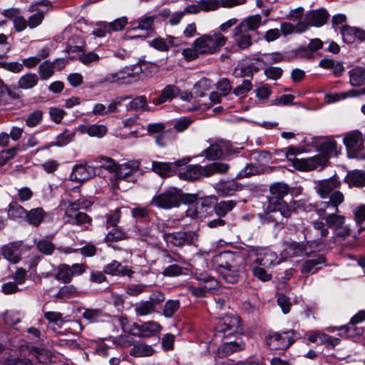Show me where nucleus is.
<instances>
[{"instance_id": "1", "label": "nucleus", "mask_w": 365, "mask_h": 365, "mask_svg": "<svg viewBox=\"0 0 365 365\" xmlns=\"http://www.w3.org/2000/svg\"><path fill=\"white\" fill-rule=\"evenodd\" d=\"M341 182L336 178L320 181L315 187L317 193L322 198H328V201L322 202V209H334L339 212V205L344 201V196L340 191H334Z\"/></svg>"}, {"instance_id": "2", "label": "nucleus", "mask_w": 365, "mask_h": 365, "mask_svg": "<svg viewBox=\"0 0 365 365\" xmlns=\"http://www.w3.org/2000/svg\"><path fill=\"white\" fill-rule=\"evenodd\" d=\"M196 195H191L185 196L180 189L172 187L155 196L152 200V204L160 208L171 209L180 206L182 201L193 203L196 202Z\"/></svg>"}, {"instance_id": "3", "label": "nucleus", "mask_w": 365, "mask_h": 365, "mask_svg": "<svg viewBox=\"0 0 365 365\" xmlns=\"http://www.w3.org/2000/svg\"><path fill=\"white\" fill-rule=\"evenodd\" d=\"M289 187L284 182H275L270 185V195L267 196L268 209L272 210L278 207L281 216L288 218L292 213V210L284 200V197L288 195Z\"/></svg>"}, {"instance_id": "4", "label": "nucleus", "mask_w": 365, "mask_h": 365, "mask_svg": "<svg viewBox=\"0 0 365 365\" xmlns=\"http://www.w3.org/2000/svg\"><path fill=\"white\" fill-rule=\"evenodd\" d=\"M227 40V37L216 31L212 35L205 34L196 38L193 45L197 47L200 55H210L218 52L225 45Z\"/></svg>"}, {"instance_id": "5", "label": "nucleus", "mask_w": 365, "mask_h": 365, "mask_svg": "<svg viewBox=\"0 0 365 365\" xmlns=\"http://www.w3.org/2000/svg\"><path fill=\"white\" fill-rule=\"evenodd\" d=\"M299 338L300 334L294 329L283 332L273 331L266 336L265 343L271 350H284Z\"/></svg>"}, {"instance_id": "6", "label": "nucleus", "mask_w": 365, "mask_h": 365, "mask_svg": "<svg viewBox=\"0 0 365 365\" xmlns=\"http://www.w3.org/2000/svg\"><path fill=\"white\" fill-rule=\"evenodd\" d=\"M343 142L350 158L365 160L364 138L360 131L353 130L347 133L344 137Z\"/></svg>"}, {"instance_id": "7", "label": "nucleus", "mask_w": 365, "mask_h": 365, "mask_svg": "<svg viewBox=\"0 0 365 365\" xmlns=\"http://www.w3.org/2000/svg\"><path fill=\"white\" fill-rule=\"evenodd\" d=\"M265 66V61L259 56L246 57L242 59L235 68L233 75L237 78L252 77Z\"/></svg>"}, {"instance_id": "8", "label": "nucleus", "mask_w": 365, "mask_h": 365, "mask_svg": "<svg viewBox=\"0 0 365 365\" xmlns=\"http://www.w3.org/2000/svg\"><path fill=\"white\" fill-rule=\"evenodd\" d=\"M321 244L322 242L317 240L307 241L306 243L289 242L285 245V247L282 252V256L284 258L309 257L314 252L312 248L317 249Z\"/></svg>"}, {"instance_id": "9", "label": "nucleus", "mask_w": 365, "mask_h": 365, "mask_svg": "<svg viewBox=\"0 0 365 365\" xmlns=\"http://www.w3.org/2000/svg\"><path fill=\"white\" fill-rule=\"evenodd\" d=\"M297 150L294 147L285 148V156L291 163L294 169L300 171H307L314 170L318 168V165L322 164L321 158L319 156H314L308 159H299L296 158Z\"/></svg>"}, {"instance_id": "10", "label": "nucleus", "mask_w": 365, "mask_h": 365, "mask_svg": "<svg viewBox=\"0 0 365 365\" xmlns=\"http://www.w3.org/2000/svg\"><path fill=\"white\" fill-rule=\"evenodd\" d=\"M240 327V317L237 315H226L220 319L216 326V336L224 339L237 333Z\"/></svg>"}, {"instance_id": "11", "label": "nucleus", "mask_w": 365, "mask_h": 365, "mask_svg": "<svg viewBox=\"0 0 365 365\" xmlns=\"http://www.w3.org/2000/svg\"><path fill=\"white\" fill-rule=\"evenodd\" d=\"M163 237L168 244L178 247L191 245L197 240V235L193 231L164 232Z\"/></svg>"}, {"instance_id": "12", "label": "nucleus", "mask_w": 365, "mask_h": 365, "mask_svg": "<svg viewBox=\"0 0 365 365\" xmlns=\"http://www.w3.org/2000/svg\"><path fill=\"white\" fill-rule=\"evenodd\" d=\"M329 14L324 9L313 10L307 14L304 21L297 24V29L299 33L304 32L309 26H322L327 22Z\"/></svg>"}, {"instance_id": "13", "label": "nucleus", "mask_w": 365, "mask_h": 365, "mask_svg": "<svg viewBox=\"0 0 365 365\" xmlns=\"http://www.w3.org/2000/svg\"><path fill=\"white\" fill-rule=\"evenodd\" d=\"M146 64L135 65L133 68H125L115 73H107L103 78L99 80V83H114L124 81L128 78L134 77L142 72Z\"/></svg>"}, {"instance_id": "14", "label": "nucleus", "mask_w": 365, "mask_h": 365, "mask_svg": "<svg viewBox=\"0 0 365 365\" xmlns=\"http://www.w3.org/2000/svg\"><path fill=\"white\" fill-rule=\"evenodd\" d=\"M49 5V1L42 0L33 3L29 6L28 11L31 13L36 12L30 16L27 20L28 26L30 29H35L42 23L44 15L48 10V7Z\"/></svg>"}, {"instance_id": "15", "label": "nucleus", "mask_w": 365, "mask_h": 365, "mask_svg": "<svg viewBox=\"0 0 365 365\" xmlns=\"http://www.w3.org/2000/svg\"><path fill=\"white\" fill-rule=\"evenodd\" d=\"M252 252L255 257L252 264L269 268L279 263L277 254L269 249L259 247L253 249Z\"/></svg>"}, {"instance_id": "16", "label": "nucleus", "mask_w": 365, "mask_h": 365, "mask_svg": "<svg viewBox=\"0 0 365 365\" xmlns=\"http://www.w3.org/2000/svg\"><path fill=\"white\" fill-rule=\"evenodd\" d=\"M340 34L343 41L347 44L356 42L365 41V30L359 27H352L349 25H342L340 27Z\"/></svg>"}, {"instance_id": "17", "label": "nucleus", "mask_w": 365, "mask_h": 365, "mask_svg": "<svg viewBox=\"0 0 365 365\" xmlns=\"http://www.w3.org/2000/svg\"><path fill=\"white\" fill-rule=\"evenodd\" d=\"M178 177L186 180H195L200 177H205L204 166L200 165H188L177 168Z\"/></svg>"}, {"instance_id": "18", "label": "nucleus", "mask_w": 365, "mask_h": 365, "mask_svg": "<svg viewBox=\"0 0 365 365\" xmlns=\"http://www.w3.org/2000/svg\"><path fill=\"white\" fill-rule=\"evenodd\" d=\"M133 326L137 330V332L133 333V334L143 338L155 336L162 329V326L155 321H148L140 325L134 323Z\"/></svg>"}, {"instance_id": "19", "label": "nucleus", "mask_w": 365, "mask_h": 365, "mask_svg": "<svg viewBox=\"0 0 365 365\" xmlns=\"http://www.w3.org/2000/svg\"><path fill=\"white\" fill-rule=\"evenodd\" d=\"M103 272L112 276L128 277L132 278L135 272L128 266L123 265L117 260H112L103 267Z\"/></svg>"}, {"instance_id": "20", "label": "nucleus", "mask_w": 365, "mask_h": 365, "mask_svg": "<svg viewBox=\"0 0 365 365\" xmlns=\"http://www.w3.org/2000/svg\"><path fill=\"white\" fill-rule=\"evenodd\" d=\"M140 163L136 160L128 161L126 163L118 166L115 172V177L118 181L126 180L130 181L135 173L138 171Z\"/></svg>"}, {"instance_id": "21", "label": "nucleus", "mask_w": 365, "mask_h": 365, "mask_svg": "<svg viewBox=\"0 0 365 365\" xmlns=\"http://www.w3.org/2000/svg\"><path fill=\"white\" fill-rule=\"evenodd\" d=\"M225 140L217 139L210 143V146L205 149L201 155L210 160H215L224 156V147H226Z\"/></svg>"}, {"instance_id": "22", "label": "nucleus", "mask_w": 365, "mask_h": 365, "mask_svg": "<svg viewBox=\"0 0 365 365\" xmlns=\"http://www.w3.org/2000/svg\"><path fill=\"white\" fill-rule=\"evenodd\" d=\"M245 349V343L241 337H237L234 341L223 342L217 349V353L220 357H225Z\"/></svg>"}, {"instance_id": "23", "label": "nucleus", "mask_w": 365, "mask_h": 365, "mask_svg": "<svg viewBox=\"0 0 365 365\" xmlns=\"http://www.w3.org/2000/svg\"><path fill=\"white\" fill-rule=\"evenodd\" d=\"M21 242H10L1 247V253L6 259L16 264L21 259Z\"/></svg>"}, {"instance_id": "24", "label": "nucleus", "mask_w": 365, "mask_h": 365, "mask_svg": "<svg viewBox=\"0 0 365 365\" xmlns=\"http://www.w3.org/2000/svg\"><path fill=\"white\" fill-rule=\"evenodd\" d=\"M217 193L222 197L232 196L243 189V185L235 180L220 181L215 187Z\"/></svg>"}, {"instance_id": "25", "label": "nucleus", "mask_w": 365, "mask_h": 365, "mask_svg": "<svg viewBox=\"0 0 365 365\" xmlns=\"http://www.w3.org/2000/svg\"><path fill=\"white\" fill-rule=\"evenodd\" d=\"M240 255L233 252H222L215 257L214 261L218 267V272L222 269L234 267Z\"/></svg>"}, {"instance_id": "26", "label": "nucleus", "mask_w": 365, "mask_h": 365, "mask_svg": "<svg viewBox=\"0 0 365 365\" xmlns=\"http://www.w3.org/2000/svg\"><path fill=\"white\" fill-rule=\"evenodd\" d=\"M93 175V168L82 164L75 165L73 167L69 179L71 181L81 183L90 179Z\"/></svg>"}, {"instance_id": "27", "label": "nucleus", "mask_w": 365, "mask_h": 365, "mask_svg": "<svg viewBox=\"0 0 365 365\" xmlns=\"http://www.w3.org/2000/svg\"><path fill=\"white\" fill-rule=\"evenodd\" d=\"M180 163H181L180 161L175 163L153 161L152 170L162 178L169 177L177 171Z\"/></svg>"}, {"instance_id": "28", "label": "nucleus", "mask_w": 365, "mask_h": 365, "mask_svg": "<svg viewBox=\"0 0 365 365\" xmlns=\"http://www.w3.org/2000/svg\"><path fill=\"white\" fill-rule=\"evenodd\" d=\"M154 20V16L145 15L139 19L130 22L132 27L130 31H136L138 29L141 30L145 32V34L142 36L146 37L153 32Z\"/></svg>"}, {"instance_id": "29", "label": "nucleus", "mask_w": 365, "mask_h": 365, "mask_svg": "<svg viewBox=\"0 0 365 365\" xmlns=\"http://www.w3.org/2000/svg\"><path fill=\"white\" fill-rule=\"evenodd\" d=\"M217 9V4L215 0H200L197 4H190L182 11L185 14H196L203 11H210Z\"/></svg>"}, {"instance_id": "30", "label": "nucleus", "mask_w": 365, "mask_h": 365, "mask_svg": "<svg viewBox=\"0 0 365 365\" xmlns=\"http://www.w3.org/2000/svg\"><path fill=\"white\" fill-rule=\"evenodd\" d=\"M325 263V257L319 255L312 259L304 261L300 267V270L302 274H313L317 273Z\"/></svg>"}, {"instance_id": "31", "label": "nucleus", "mask_w": 365, "mask_h": 365, "mask_svg": "<svg viewBox=\"0 0 365 365\" xmlns=\"http://www.w3.org/2000/svg\"><path fill=\"white\" fill-rule=\"evenodd\" d=\"M252 35L247 31L239 29V26L233 30V38L236 45L240 49H246L252 44Z\"/></svg>"}, {"instance_id": "32", "label": "nucleus", "mask_w": 365, "mask_h": 365, "mask_svg": "<svg viewBox=\"0 0 365 365\" xmlns=\"http://www.w3.org/2000/svg\"><path fill=\"white\" fill-rule=\"evenodd\" d=\"M177 38L172 36H167L165 38L157 37L149 41V45L155 49L165 52L168 51L170 47L177 46L178 43L175 42Z\"/></svg>"}, {"instance_id": "33", "label": "nucleus", "mask_w": 365, "mask_h": 365, "mask_svg": "<svg viewBox=\"0 0 365 365\" xmlns=\"http://www.w3.org/2000/svg\"><path fill=\"white\" fill-rule=\"evenodd\" d=\"M195 278L199 282L200 285L204 287L206 292L219 289V282L206 272L195 273Z\"/></svg>"}, {"instance_id": "34", "label": "nucleus", "mask_w": 365, "mask_h": 365, "mask_svg": "<svg viewBox=\"0 0 365 365\" xmlns=\"http://www.w3.org/2000/svg\"><path fill=\"white\" fill-rule=\"evenodd\" d=\"M319 150L325 158L319 157L321 160H319V162H322V163L318 165V166L325 164L329 158L333 155H337V143L334 140H327L321 143Z\"/></svg>"}, {"instance_id": "35", "label": "nucleus", "mask_w": 365, "mask_h": 365, "mask_svg": "<svg viewBox=\"0 0 365 365\" xmlns=\"http://www.w3.org/2000/svg\"><path fill=\"white\" fill-rule=\"evenodd\" d=\"M78 130L81 133H86L91 137L101 138L107 133L108 129L104 125L93 124L81 125L78 126Z\"/></svg>"}, {"instance_id": "36", "label": "nucleus", "mask_w": 365, "mask_h": 365, "mask_svg": "<svg viewBox=\"0 0 365 365\" xmlns=\"http://www.w3.org/2000/svg\"><path fill=\"white\" fill-rule=\"evenodd\" d=\"M179 92V88L175 85H168L163 89L158 97L153 99V103L155 105H160L170 101L176 97Z\"/></svg>"}, {"instance_id": "37", "label": "nucleus", "mask_w": 365, "mask_h": 365, "mask_svg": "<svg viewBox=\"0 0 365 365\" xmlns=\"http://www.w3.org/2000/svg\"><path fill=\"white\" fill-rule=\"evenodd\" d=\"M54 270L55 273H51L48 275L63 284H69L72 281V272L68 264H61Z\"/></svg>"}, {"instance_id": "38", "label": "nucleus", "mask_w": 365, "mask_h": 365, "mask_svg": "<svg viewBox=\"0 0 365 365\" xmlns=\"http://www.w3.org/2000/svg\"><path fill=\"white\" fill-rule=\"evenodd\" d=\"M65 215L67 217V222L73 225H83L89 224L91 219L89 216L83 212L66 210Z\"/></svg>"}, {"instance_id": "39", "label": "nucleus", "mask_w": 365, "mask_h": 365, "mask_svg": "<svg viewBox=\"0 0 365 365\" xmlns=\"http://www.w3.org/2000/svg\"><path fill=\"white\" fill-rule=\"evenodd\" d=\"M46 212L42 207H36L27 211L25 221L34 227H38L43 221Z\"/></svg>"}, {"instance_id": "40", "label": "nucleus", "mask_w": 365, "mask_h": 365, "mask_svg": "<svg viewBox=\"0 0 365 365\" xmlns=\"http://www.w3.org/2000/svg\"><path fill=\"white\" fill-rule=\"evenodd\" d=\"M130 99V101L126 105L127 111L144 112L149 110L148 102L145 96H138Z\"/></svg>"}, {"instance_id": "41", "label": "nucleus", "mask_w": 365, "mask_h": 365, "mask_svg": "<svg viewBox=\"0 0 365 365\" xmlns=\"http://www.w3.org/2000/svg\"><path fill=\"white\" fill-rule=\"evenodd\" d=\"M344 180L349 187H364L365 185V172L358 170L349 171Z\"/></svg>"}, {"instance_id": "42", "label": "nucleus", "mask_w": 365, "mask_h": 365, "mask_svg": "<svg viewBox=\"0 0 365 365\" xmlns=\"http://www.w3.org/2000/svg\"><path fill=\"white\" fill-rule=\"evenodd\" d=\"M81 292L73 284L64 285L58 289V292L54 295L57 299L66 301L71 298L78 297Z\"/></svg>"}, {"instance_id": "43", "label": "nucleus", "mask_w": 365, "mask_h": 365, "mask_svg": "<svg viewBox=\"0 0 365 365\" xmlns=\"http://www.w3.org/2000/svg\"><path fill=\"white\" fill-rule=\"evenodd\" d=\"M279 212L278 207H275L274 209L269 210L268 209V205H267L264 212L262 214L259 215V218L261 222L263 224H272L274 223V225H278L281 222L282 217L281 215H277Z\"/></svg>"}, {"instance_id": "44", "label": "nucleus", "mask_w": 365, "mask_h": 365, "mask_svg": "<svg viewBox=\"0 0 365 365\" xmlns=\"http://www.w3.org/2000/svg\"><path fill=\"white\" fill-rule=\"evenodd\" d=\"M262 24V16L259 14H255L247 16L238 26L239 29L244 31H256Z\"/></svg>"}, {"instance_id": "45", "label": "nucleus", "mask_w": 365, "mask_h": 365, "mask_svg": "<svg viewBox=\"0 0 365 365\" xmlns=\"http://www.w3.org/2000/svg\"><path fill=\"white\" fill-rule=\"evenodd\" d=\"M38 82V76L34 73H26L20 77L18 86L24 90L32 89Z\"/></svg>"}, {"instance_id": "46", "label": "nucleus", "mask_w": 365, "mask_h": 365, "mask_svg": "<svg viewBox=\"0 0 365 365\" xmlns=\"http://www.w3.org/2000/svg\"><path fill=\"white\" fill-rule=\"evenodd\" d=\"M154 349L150 345L143 343L135 344L130 351V354L134 357H147L153 354Z\"/></svg>"}, {"instance_id": "47", "label": "nucleus", "mask_w": 365, "mask_h": 365, "mask_svg": "<svg viewBox=\"0 0 365 365\" xmlns=\"http://www.w3.org/2000/svg\"><path fill=\"white\" fill-rule=\"evenodd\" d=\"M205 177H210L215 174H224L226 173L230 165L227 163L215 162L209 165H205Z\"/></svg>"}, {"instance_id": "48", "label": "nucleus", "mask_w": 365, "mask_h": 365, "mask_svg": "<svg viewBox=\"0 0 365 365\" xmlns=\"http://www.w3.org/2000/svg\"><path fill=\"white\" fill-rule=\"evenodd\" d=\"M349 82L353 86H360L365 81V68L356 67L349 71Z\"/></svg>"}, {"instance_id": "49", "label": "nucleus", "mask_w": 365, "mask_h": 365, "mask_svg": "<svg viewBox=\"0 0 365 365\" xmlns=\"http://www.w3.org/2000/svg\"><path fill=\"white\" fill-rule=\"evenodd\" d=\"M235 200H222L214 207V210L217 217H225L229 212L232 211L236 206Z\"/></svg>"}, {"instance_id": "50", "label": "nucleus", "mask_w": 365, "mask_h": 365, "mask_svg": "<svg viewBox=\"0 0 365 365\" xmlns=\"http://www.w3.org/2000/svg\"><path fill=\"white\" fill-rule=\"evenodd\" d=\"M135 313L138 317H145L155 312L156 309L151 302L141 301L135 304Z\"/></svg>"}, {"instance_id": "51", "label": "nucleus", "mask_w": 365, "mask_h": 365, "mask_svg": "<svg viewBox=\"0 0 365 365\" xmlns=\"http://www.w3.org/2000/svg\"><path fill=\"white\" fill-rule=\"evenodd\" d=\"M361 94H365V88L362 89L361 91H349L347 93H344L341 94L338 93H330L327 94L325 96L326 101L329 103H332L337 102L341 99H345L348 96L354 97V96H358Z\"/></svg>"}, {"instance_id": "52", "label": "nucleus", "mask_w": 365, "mask_h": 365, "mask_svg": "<svg viewBox=\"0 0 365 365\" xmlns=\"http://www.w3.org/2000/svg\"><path fill=\"white\" fill-rule=\"evenodd\" d=\"M8 216L12 219H24L27 214V210L16 202L9 204L8 207Z\"/></svg>"}, {"instance_id": "53", "label": "nucleus", "mask_w": 365, "mask_h": 365, "mask_svg": "<svg viewBox=\"0 0 365 365\" xmlns=\"http://www.w3.org/2000/svg\"><path fill=\"white\" fill-rule=\"evenodd\" d=\"M332 211L331 213L327 215L324 220L326 224L329 227H334V230L341 225H343L345 222V217L343 215H337L339 212H335L334 209H329Z\"/></svg>"}, {"instance_id": "54", "label": "nucleus", "mask_w": 365, "mask_h": 365, "mask_svg": "<svg viewBox=\"0 0 365 365\" xmlns=\"http://www.w3.org/2000/svg\"><path fill=\"white\" fill-rule=\"evenodd\" d=\"M219 273L227 283L235 284L239 280L240 276L237 268V264H235L234 267L222 269V270L219 271Z\"/></svg>"}, {"instance_id": "55", "label": "nucleus", "mask_w": 365, "mask_h": 365, "mask_svg": "<svg viewBox=\"0 0 365 365\" xmlns=\"http://www.w3.org/2000/svg\"><path fill=\"white\" fill-rule=\"evenodd\" d=\"M128 238L127 233L120 227H115L106 235L105 240L107 242H113L124 240Z\"/></svg>"}, {"instance_id": "56", "label": "nucleus", "mask_w": 365, "mask_h": 365, "mask_svg": "<svg viewBox=\"0 0 365 365\" xmlns=\"http://www.w3.org/2000/svg\"><path fill=\"white\" fill-rule=\"evenodd\" d=\"M312 226L314 230L319 232V239H317V241H321L322 244L317 247V249L321 247L324 245V242L323 240L324 238H326L329 233V227L328 225L326 224V222H324L322 220H315L312 222Z\"/></svg>"}, {"instance_id": "57", "label": "nucleus", "mask_w": 365, "mask_h": 365, "mask_svg": "<svg viewBox=\"0 0 365 365\" xmlns=\"http://www.w3.org/2000/svg\"><path fill=\"white\" fill-rule=\"evenodd\" d=\"M55 63L48 61L42 62L38 66V73L41 80L50 78L54 73Z\"/></svg>"}, {"instance_id": "58", "label": "nucleus", "mask_w": 365, "mask_h": 365, "mask_svg": "<svg viewBox=\"0 0 365 365\" xmlns=\"http://www.w3.org/2000/svg\"><path fill=\"white\" fill-rule=\"evenodd\" d=\"M163 255L167 263L175 262V264H180L182 265H185L187 264L185 257L178 252L164 250L163 251Z\"/></svg>"}, {"instance_id": "59", "label": "nucleus", "mask_w": 365, "mask_h": 365, "mask_svg": "<svg viewBox=\"0 0 365 365\" xmlns=\"http://www.w3.org/2000/svg\"><path fill=\"white\" fill-rule=\"evenodd\" d=\"M357 324H355L352 322H349V323L346 325H344L340 328V330L344 331V335L346 338H352L356 336H359L364 331V328L360 327H356Z\"/></svg>"}, {"instance_id": "60", "label": "nucleus", "mask_w": 365, "mask_h": 365, "mask_svg": "<svg viewBox=\"0 0 365 365\" xmlns=\"http://www.w3.org/2000/svg\"><path fill=\"white\" fill-rule=\"evenodd\" d=\"M132 98L130 95L118 96L115 97L108 105V112L110 113L120 112V108L123 102L130 100Z\"/></svg>"}, {"instance_id": "61", "label": "nucleus", "mask_w": 365, "mask_h": 365, "mask_svg": "<svg viewBox=\"0 0 365 365\" xmlns=\"http://www.w3.org/2000/svg\"><path fill=\"white\" fill-rule=\"evenodd\" d=\"M183 266L180 264H171L163 269L162 274L168 277H179L183 274Z\"/></svg>"}, {"instance_id": "62", "label": "nucleus", "mask_w": 365, "mask_h": 365, "mask_svg": "<svg viewBox=\"0 0 365 365\" xmlns=\"http://www.w3.org/2000/svg\"><path fill=\"white\" fill-rule=\"evenodd\" d=\"M103 317L102 311L99 309H85L82 317L90 323L98 322Z\"/></svg>"}, {"instance_id": "63", "label": "nucleus", "mask_w": 365, "mask_h": 365, "mask_svg": "<svg viewBox=\"0 0 365 365\" xmlns=\"http://www.w3.org/2000/svg\"><path fill=\"white\" fill-rule=\"evenodd\" d=\"M180 303L179 300H168L163 308V315L170 318L174 315V314L179 309Z\"/></svg>"}, {"instance_id": "64", "label": "nucleus", "mask_w": 365, "mask_h": 365, "mask_svg": "<svg viewBox=\"0 0 365 365\" xmlns=\"http://www.w3.org/2000/svg\"><path fill=\"white\" fill-rule=\"evenodd\" d=\"M106 226L107 228L110 227H117L121 217L120 208H116L114 211H111L106 215Z\"/></svg>"}]
</instances>
